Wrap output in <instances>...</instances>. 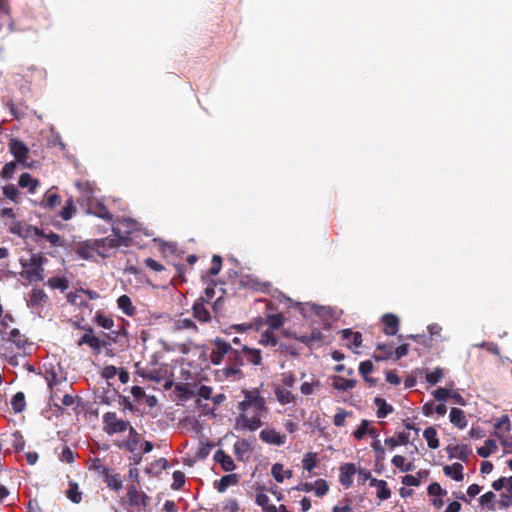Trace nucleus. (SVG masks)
<instances>
[{"mask_svg":"<svg viewBox=\"0 0 512 512\" xmlns=\"http://www.w3.org/2000/svg\"><path fill=\"white\" fill-rule=\"evenodd\" d=\"M243 393L244 400L238 405L241 414L237 419V424L242 428L255 431L263 425L261 418L267 410L266 400L256 389L245 390Z\"/></svg>","mask_w":512,"mask_h":512,"instance_id":"1","label":"nucleus"},{"mask_svg":"<svg viewBox=\"0 0 512 512\" xmlns=\"http://www.w3.org/2000/svg\"><path fill=\"white\" fill-rule=\"evenodd\" d=\"M244 365V360L241 355L240 349L234 348L226 358L224 367L215 371V377L219 381H237L244 377L241 367Z\"/></svg>","mask_w":512,"mask_h":512,"instance_id":"2","label":"nucleus"},{"mask_svg":"<svg viewBox=\"0 0 512 512\" xmlns=\"http://www.w3.org/2000/svg\"><path fill=\"white\" fill-rule=\"evenodd\" d=\"M47 262V258L42 253H31L28 259L20 258L22 271L20 276L26 279L29 283L43 281L44 268L43 265Z\"/></svg>","mask_w":512,"mask_h":512,"instance_id":"3","label":"nucleus"},{"mask_svg":"<svg viewBox=\"0 0 512 512\" xmlns=\"http://www.w3.org/2000/svg\"><path fill=\"white\" fill-rule=\"evenodd\" d=\"M114 238L106 237L102 239L92 240V245L96 247V254L102 258L110 256V251L120 246H128L125 237L121 236L118 227H112Z\"/></svg>","mask_w":512,"mask_h":512,"instance_id":"4","label":"nucleus"},{"mask_svg":"<svg viewBox=\"0 0 512 512\" xmlns=\"http://www.w3.org/2000/svg\"><path fill=\"white\" fill-rule=\"evenodd\" d=\"M211 345L212 348L209 354V360L215 366L220 365L234 349L230 342L220 337L213 339Z\"/></svg>","mask_w":512,"mask_h":512,"instance_id":"5","label":"nucleus"},{"mask_svg":"<svg viewBox=\"0 0 512 512\" xmlns=\"http://www.w3.org/2000/svg\"><path fill=\"white\" fill-rule=\"evenodd\" d=\"M9 152L14 156L15 161L25 168H32L33 162L29 161V148L21 140L11 138L8 143Z\"/></svg>","mask_w":512,"mask_h":512,"instance_id":"6","label":"nucleus"},{"mask_svg":"<svg viewBox=\"0 0 512 512\" xmlns=\"http://www.w3.org/2000/svg\"><path fill=\"white\" fill-rule=\"evenodd\" d=\"M151 367L148 369L141 368L139 363L136 364V373L144 379H148L154 382H161L167 373V370L163 366L158 365L157 355H153L150 361Z\"/></svg>","mask_w":512,"mask_h":512,"instance_id":"7","label":"nucleus"},{"mask_svg":"<svg viewBox=\"0 0 512 512\" xmlns=\"http://www.w3.org/2000/svg\"><path fill=\"white\" fill-rule=\"evenodd\" d=\"M104 430L107 434L112 435L121 433L129 429L128 421L119 419L115 412H107L103 415Z\"/></svg>","mask_w":512,"mask_h":512,"instance_id":"8","label":"nucleus"},{"mask_svg":"<svg viewBox=\"0 0 512 512\" xmlns=\"http://www.w3.org/2000/svg\"><path fill=\"white\" fill-rule=\"evenodd\" d=\"M8 230L11 234L17 235L24 239L33 237L34 235L43 234V230L39 229L38 227L33 225H26L25 223L16 220L9 224Z\"/></svg>","mask_w":512,"mask_h":512,"instance_id":"9","label":"nucleus"},{"mask_svg":"<svg viewBox=\"0 0 512 512\" xmlns=\"http://www.w3.org/2000/svg\"><path fill=\"white\" fill-rule=\"evenodd\" d=\"M93 329L88 327L86 329V333L81 336L78 340L77 345L82 346L84 344L88 345L95 354H100L102 348L108 344L106 340H100L98 337L92 335Z\"/></svg>","mask_w":512,"mask_h":512,"instance_id":"10","label":"nucleus"},{"mask_svg":"<svg viewBox=\"0 0 512 512\" xmlns=\"http://www.w3.org/2000/svg\"><path fill=\"white\" fill-rule=\"evenodd\" d=\"M6 342L12 343L17 350L26 353L27 347L31 346L25 334L21 333L19 329H10L7 336L3 339Z\"/></svg>","mask_w":512,"mask_h":512,"instance_id":"11","label":"nucleus"},{"mask_svg":"<svg viewBox=\"0 0 512 512\" xmlns=\"http://www.w3.org/2000/svg\"><path fill=\"white\" fill-rule=\"evenodd\" d=\"M127 498L131 506L146 507L149 504L150 497L137 489L135 485L128 487Z\"/></svg>","mask_w":512,"mask_h":512,"instance_id":"12","label":"nucleus"},{"mask_svg":"<svg viewBox=\"0 0 512 512\" xmlns=\"http://www.w3.org/2000/svg\"><path fill=\"white\" fill-rule=\"evenodd\" d=\"M48 300V296L43 289L34 288L27 303V306L38 313L41 312Z\"/></svg>","mask_w":512,"mask_h":512,"instance_id":"13","label":"nucleus"},{"mask_svg":"<svg viewBox=\"0 0 512 512\" xmlns=\"http://www.w3.org/2000/svg\"><path fill=\"white\" fill-rule=\"evenodd\" d=\"M88 210L90 213L94 214L95 216L103 220H106L108 222L113 220V215L111 214L109 209L102 201L98 199L89 200Z\"/></svg>","mask_w":512,"mask_h":512,"instance_id":"14","label":"nucleus"},{"mask_svg":"<svg viewBox=\"0 0 512 512\" xmlns=\"http://www.w3.org/2000/svg\"><path fill=\"white\" fill-rule=\"evenodd\" d=\"M207 303H204V299H197L192 306L193 317L202 323H208L211 321V314L206 307Z\"/></svg>","mask_w":512,"mask_h":512,"instance_id":"15","label":"nucleus"},{"mask_svg":"<svg viewBox=\"0 0 512 512\" xmlns=\"http://www.w3.org/2000/svg\"><path fill=\"white\" fill-rule=\"evenodd\" d=\"M382 323L384 324L383 332L385 335L394 336L397 334L400 320L395 314H384L382 316Z\"/></svg>","mask_w":512,"mask_h":512,"instance_id":"16","label":"nucleus"},{"mask_svg":"<svg viewBox=\"0 0 512 512\" xmlns=\"http://www.w3.org/2000/svg\"><path fill=\"white\" fill-rule=\"evenodd\" d=\"M260 439L268 444L283 445L286 442V435L280 434L274 429H264L259 434Z\"/></svg>","mask_w":512,"mask_h":512,"instance_id":"17","label":"nucleus"},{"mask_svg":"<svg viewBox=\"0 0 512 512\" xmlns=\"http://www.w3.org/2000/svg\"><path fill=\"white\" fill-rule=\"evenodd\" d=\"M213 460L221 465V468L225 472H232L235 470L236 465L230 455L224 450L219 449L214 453Z\"/></svg>","mask_w":512,"mask_h":512,"instance_id":"18","label":"nucleus"},{"mask_svg":"<svg viewBox=\"0 0 512 512\" xmlns=\"http://www.w3.org/2000/svg\"><path fill=\"white\" fill-rule=\"evenodd\" d=\"M274 394L281 405L295 404L297 402V396L290 389L281 387L278 384L274 387Z\"/></svg>","mask_w":512,"mask_h":512,"instance_id":"19","label":"nucleus"},{"mask_svg":"<svg viewBox=\"0 0 512 512\" xmlns=\"http://www.w3.org/2000/svg\"><path fill=\"white\" fill-rule=\"evenodd\" d=\"M356 472L355 465L353 463H346L340 467V477L339 481L340 483L346 487L349 488L353 483V475Z\"/></svg>","mask_w":512,"mask_h":512,"instance_id":"20","label":"nucleus"},{"mask_svg":"<svg viewBox=\"0 0 512 512\" xmlns=\"http://www.w3.org/2000/svg\"><path fill=\"white\" fill-rule=\"evenodd\" d=\"M117 306L127 316L132 317L136 315L137 309L128 295H121L117 299Z\"/></svg>","mask_w":512,"mask_h":512,"instance_id":"21","label":"nucleus"},{"mask_svg":"<svg viewBox=\"0 0 512 512\" xmlns=\"http://www.w3.org/2000/svg\"><path fill=\"white\" fill-rule=\"evenodd\" d=\"M449 419L454 426L461 430L464 429L468 423L464 411L460 408L453 407L450 410Z\"/></svg>","mask_w":512,"mask_h":512,"instance_id":"22","label":"nucleus"},{"mask_svg":"<svg viewBox=\"0 0 512 512\" xmlns=\"http://www.w3.org/2000/svg\"><path fill=\"white\" fill-rule=\"evenodd\" d=\"M393 355V345L392 344H378L376 346V350L373 354V359L377 362L388 360Z\"/></svg>","mask_w":512,"mask_h":512,"instance_id":"23","label":"nucleus"},{"mask_svg":"<svg viewBox=\"0 0 512 512\" xmlns=\"http://www.w3.org/2000/svg\"><path fill=\"white\" fill-rule=\"evenodd\" d=\"M370 486L377 487V498L380 500H386L391 496V490L388 487V484L385 480H378L376 478H371Z\"/></svg>","mask_w":512,"mask_h":512,"instance_id":"24","label":"nucleus"},{"mask_svg":"<svg viewBox=\"0 0 512 512\" xmlns=\"http://www.w3.org/2000/svg\"><path fill=\"white\" fill-rule=\"evenodd\" d=\"M6 107L9 109L13 118L17 120L23 119L28 110V106L25 103L15 104L13 101H8Z\"/></svg>","mask_w":512,"mask_h":512,"instance_id":"25","label":"nucleus"},{"mask_svg":"<svg viewBox=\"0 0 512 512\" xmlns=\"http://www.w3.org/2000/svg\"><path fill=\"white\" fill-rule=\"evenodd\" d=\"M102 478L107 486L114 491H119L123 487V480L120 474H112L109 470Z\"/></svg>","mask_w":512,"mask_h":512,"instance_id":"26","label":"nucleus"},{"mask_svg":"<svg viewBox=\"0 0 512 512\" xmlns=\"http://www.w3.org/2000/svg\"><path fill=\"white\" fill-rule=\"evenodd\" d=\"M234 454L240 461L244 460V455L252 450L251 443L247 439H239L233 445Z\"/></svg>","mask_w":512,"mask_h":512,"instance_id":"27","label":"nucleus"},{"mask_svg":"<svg viewBox=\"0 0 512 512\" xmlns=\"http://www.w3.org/2000/svg\"><path fill=\"white\" fill-rule=\"evenodd\" d=\"M443 472L446 476L453 478L455 481H462L463 476V466L462 464L456 462L452 465H446L443 468Z\"/></svg>","mask_w":512,"mask_h":512,"instance_id":"28","label":"nucleus"},{"mask_svg":"<svg viewBox=\"0 0 512 512\" xmlns=\"http://www.w3.org/2000/svg\"><path fill=\"white\" fill-rule=\"evenodd\" d=\"M241 354L244 353L247 357V361L251 364L258 366L262 362L261 351L255 348H249L247 345H243L240 349Z\"/></svg>","mask_w":512,"mask_h":512,"instance_id":"29","label":"nucleus"},{"mask_svg":"<svg viewBox=\"0 0 512 512\" xmlns=\"http://www.w3.org/2000/svg\"><path fill=\"white\" fill-rule=\"evenodd\" d=\"M18 185L21 188H28L29 193H34L39 186V181L33 178L29 173H23L19 177Z\"/></svg>","mask_w":512,"mask_h":512,"instance_id":"30","label":"nucleus"},{"mask_svg":"<svg viewBox=\"0 0 512 512\" xmlns=\"http://www.w3.org/2000/svg\"><path fill=\"white\" fill-rule=\"evenodd\" d=\"M238 483L237 474L224 475L219 481L215 482V488L218 492L223 493L227 490L230 485Z\"/></svg>","mask_w":512,"mask_h":512,"instance_id":"31","label":"nucleus"},{"mask_svg":"<svg viewBox=\"0 0 512 512\" xmlns=\"http://www.w3.org/2000/svg\"><path fill=\"white\" fill-rule=\"evenodd\" d=\"M173 329L175 331L188 330V331H191L193 333H197L198 332L197 325L195 324L194 321H192L189 318H179V319H177L174 322Z\"/></svg>","mask_w":512,"mask_h":512,"instance_id":"32","label":"nucleus"},{"mask_svg":"<svg viewBox=\"0 0 512 512\" xmlns=\"http://www.w3.org/2000/svg\"><path fill=\"white\" fill-rule=\"evenodd\" d=\"M76 252L80 258L89 260L92 259L96 253V247L92 245V240L86 241L77 248Z\"/></svg>","mask_w":512,"mask_h":512,"instance_id":"33","label":"nucleus"},{"mask_svg":"<svg viewBox=\"0 0 512 512\" xmlns=\"http://www.w3.org/2000/svg\"><path fill=\"white\" fill-rule=\"evenodd\" d=\"M356 385V380L346 379L342 376H334L333 378V387L340 391H348L354 388Z\"/></svg>","mask_w":512,"mask_h":512,"instance_id":"34","label":"nucleus"},{"mask_svg":"<svg viewBox=\"0 0 512 512\" xmlns=\"http://www.w3.org/2000/svg\"><path fill=\"white\" fill-rule=\"evenodd\" d=\"M342 337L344 340H351V345L354 348H359L362 344V334L358 331L353 332L351 329L342 330Z\"/></svg>","mask_w":512,"mask_h":512,"instance_id":"35","label":"nucleus"},{"mask_svg":"<svg viewBox=\"0 0 512 512\" xmlns=\"http://www.w3.org/2000/svg\"><path fill=\"white\" fill-rule=\"evenodd\" d=\"M409 443V433L400 432L396 437H390L385 439V444L390 448L394 449L398 445H406Z\"/></svg>","mask_w":512,"mask_h":512,"instance_id":"36","label":"nucleus"},{"mask_svg":"<svg viewBox=\"0 0 512 512\" xmlns=\"http://www.w3.org/2000/svg\"><path fill=\"white\" fill-rule=\"evenodd\" d=\"M423 437L427 441L430 449H437L439 447V440L437 438V431L434 427L430 426L423 432Z\"/></svg>","mask_w":512,"mask_h":512,"instance_id":"37","label":"nucleus"},{"mask_svg":"<svg viewBox=\"0 0 512 512\" xmlns=\"http://www.w3.org/2000/svg\"><path fill=\"white\" fill-rule=\"evenodd\" d=\"M498 449L497 443L493 439H487L484 443V446L479 447L477 449V454L483 458L489 457L491 454L495 453Z\"/></svg>","mask_w":512,"mask_h":512,"instance_id":"38","label":"nucleus"},{"mask_svg":"<svg viewBox=\"0 0 512 512\" xmlns=\"http://www.w3.org/2000/svg\"><path fill=\"white\" fill-rule=\"evenodd\" d=\"M374 403L378 408L376 413L378 418H385L388 414L393 412V407L383 398H375Z\"/></svg>","mask_w":512,"mask_h":512,"instance_id":"39","label":"nucleus"},{"mask_svg":"<svg viewBox=\"0 0 512 512\" xmlns=\"http://www.w3.org/2000/svg\"><path fill=\"white\" fill-rule=\"evenodd\" d=\"M373 371V363L370 360H366L360 363L359 365V373L364 378L366 382H368L370 385L374 386L376 384V380L373 378H370L368 376L369 373Z\"/></svg>","mask_w":512,"mask_h":512,"instance_id":"40","label":"nucleus"},{"mask_svg":"<svg viewBox=\"0 0 512 512\" xmlns=\"http://www.w3.org/2000/svg\"><path fill=\"white\" fill-rule=\"evenodd\" d=\"M48 286L52 289H58L61 291H65L69 288V280L62 276H55L48 279Z\"/></svg>","mask_w":512,"mask_h":512,"instance_id":"41","label":"nucleus"},{"mask_svg":"<svg viewBox=\"0 0 512 512\" xmlns=\"http://www.w3.org/2000/svg\"><path fill=\"white\" fill-rule=\"evenodd\" d=\"M15 322L14 317L10 313L4 314V316L0 319V335L2 338L7 336V332L10 329H14L11 325Z\"/></svg>","mask_w":512,"mask_h":512,"instance_id":"42","label":"nucleus"},{"mask_svg":"<svg viewBox=\"0 0 512 512\" xmlns=\"http://www.w3.org/2000/svg\"><path fill=\"white\" fill-rule=\"evenodd\" d=\"M321 387V383L319 380L314 378L311 381H304L300 386V391L303 395L308 396L314 393L315 390Z\"/></svg>","mask_w":512,"mask_h":512,"instance_id":"43","label":"nucleus"},{"mask_svg":"<svg viewBox=\"0 0 512 512\" xmlns=\"http://www.w3.org/2000/svg\"><path fill=\"white\" fill-rule=\"evenodd\" d=\"M67 497L73 503L78 504L82 500V493L79 491V486L76 482H69V489L67 490Z\"/></svg>","mask_w":512,"mask_h":512,"instance_id":"44","label":"nucleus"},{"mask_svg":"<svg viewBox=\"0 0 512 512\" xmlns=\"http://www.w3.org/2000/svg\"><path fill=\"white\" fill-rule=\"evenodd\" d=\"M12 409L16 413L22 412L26 407L25 395L23 392H17L11 400Z\"/></svg>","mask_w":512,"mask_h":512,"instance_id":"45","label":"nucleus"},{"mask_svg":"<svg viewBox=\"0 0 512 512\" xmlns=\"http://www.w3.org/2000/svg\"><path fill=\"white\" fill-rule=\"evenodd\" d=\"M318 463L317 453L314 452H308L304 455L302 460V467L303 469L311 472Z\"/></svg>","mask_w":512,"mask_h":512,"instance_id":"46","label":"nucleus"},{"mask_svg":"<svg viewBox=\"0 0 512 512\" xmlns=\"http://www.w3.org/2000/svg\"><path fill=\"white\" fill-rule=\"evenodd\" d=\"M42 206L45 208H54L60 204V196L57 193L48 191L42 201Z\"/></svg>","mask_w":512,"mask_h":512,"instance_id":"47","label":"nucleus"},{"mask_svg":"<svg viewBox=\"0 0 512 512\" xmlns=\"http://www.w3.org/2000/svg\"><path fill=\"white\" fill-rule=\"evenodd\" d=\"M494 428L496 430L495 436L501 439L502 435L498 431L502 429L505 431H509L511 428L509 417L507 415L501 416L494 424Z\"/></svg>","mask_w":512,"mask_h":512,"instance_id":"48","label":"nucleus"},{"mask_svg":"<svg viewBox=\"0 0 512 512\" xmlns=\"http://www.w3.org/2000/svg\"><path fill=\"white\" fill-rule=\"evenodd\" d=\"M18 164L19 162H16L15 160L6 163L1 171V177L5 180L11 179L17 170Z\"/></svg>","mask_w":512,"mask_h":512,"instance_id":"49","label":"nucleus"},{"mask_svg":"<svg viewBox=\"0 0 512 512\" xmlns=\"http://www.w3.org/2000/svg\"><path fill=\"white\" fill-rule=\"evenodd\" d=\"M75 212H76V207L74 205V201L72 198H70L66 201L65 206L63 207L62 211L60 212V216L63 220H69L73 217Z\"/></svg>","mask_w":512,"mask_h":512,"instance_id":"50","label":"nucleus"},{"mask_svg":"<svg viewBox=\"0 0 512 512\" xmlns=\"http://www.w3.org/2000/svg\"><path fill=\"white\" fill-rule=\"evenodd\" d=\"M95 321L98 326L104 329H111L114 326V320L101 312L96 313Z\"/></svg>","mask_w":512,"mask_h":512,"instance_id":"51","label":"nucleus"},{"mask_svg":"<svg viewBox=\"0 0 512 512\" xmlns=\"http://www.w3.org/2000/svg\"><path fill=\"white\" fill-rule=\"evenodd\" d=\"M129 435H130V438L125 442L124 446L127 450L133 452L138 444L139 434L132 426H130L129 427Z\"/></svg>","mask_w":512,"mask_h":512,"instance_id":"52","label":"nucleus"},{"mask_svg":"<svg viewBox=\"0 0 512 512\" xmlns=\"http://www.w3.org/2000/svg\"><path fill=\"white\" fill-rule=\"evenodd\" d=\"M295 383V374L292 372H285L281 374V383H279L278 385L291 390L295 386Z\"/></svg>","mask_w":512,"mask_h":512,"instance_id":"53","label":"nucleus"},{"mask_svg":"<svg viewBox=\"0 0 512 512\" xmlns=\"http://www.w3.org/2000/svg\"><path fill=\"white\" fill-rule=\"evenodd\" d=\"M260 344L264 346L275 347L278 344V338L271 331H266L261 335Z\"/></svg>","mask_w":512,"mask_h":512,"instance_id":"54","label":"nucleus"},{"mask_svg":"<svg viewBox=\"0 0 512 512\" xmlns=\"http://www.w3.org/2000/svg\"><path fill=\"white\" fill-rule=\"evenodd\" d=\"M2 190H3V194L7 198H9L11 201H13L15 203L19 202V198H18L19 191L15 185H13V184L6 185L2 188Z\"/></svg>","mask_w":512,"mask_h":512,"instance_id":"55","label":"nucleus"},{"mask_svg":"<svg viewBox=\"0 0 512 512\" xmlns=\"http://www.w3.org/2000/svg\"><path fill=\"white\" fill-rule=\"evenodd\" d=\"M267 324L272 329H278L284 324V317L280 313L268 315Z\"/></svg>","mask_w":512,"mask_h":512,"instance_id":"56","label":"nucleus"},{"mask_svg":"<svg viewBox=\"0 0 512 512\" xmlns=\"http://www.w3.org/2000/svg\"><path fill=\"white\" fill-rule=\"evenodd\" d=\"M89 469L97 472L98 474L101 475V477L110 470L108 467L102 464V460L100 458H94L91 461Z\"/></svg>","mask_w":512,"mask_h":512,"instance_id":"57","label":"nucleus"},{"mask_svg":"<svg viewBox=\"0 0 512 512\" xmlns=\"http://www.w3.org/2000/svg\"><path fill=\"white\" fill-rule=\"evenodd\" d=\"M12 437V447L16 452H20L24 449L25 446V440L22 436V434L19 431H16L11 435Z\"/></svg>","mask_w":512,"mask_h":512,"instance_id":"58","label":"nucleus"},{"mask_svg":"<svg viewBox=\"0 0 512 512\" xmlns=\"http://www.w3.org/2000/svg\"><path fill=\"white\" fill-rule=\"evenodd\" d=\"M443 376H444L443 369L440 367H437L433 372L428 373L426 375V381L430 385H435L443 378Z\"/></svg>","mask_w":512,"mask_h":512,"instance_id":"59","label":"nucleus"},{"mask_svg":"<svg viewBox=\"0 0 512 512\" xmlns=\"http://www.w3.org/2000/svg\"><path fill=\"white\" fill-rule=\"evenodd\" d=\"M313 489L315 491L316 496L322 497L328 492L329 486H328L326 480L318 479L315 481V485L313 486Z\"/></svg>","mask_w":512,"mask_h":512,"instance_id":"60","label":"nucleus"},{"mask_svg":"<svg viewBox=\"0 0 512 512\" xmlns=\"http://www.w3.org/2000/svg\"><path fill=\"white\" fill-rule=\"evenodd\" d=\"M427 493L429 496L442 497L447 494V491L439 483L433 482L428 486Z\"/></svg>","mask_w":512,"mask_h":512,"instance_id":"61","label":"nucleus"},{"mask_svg":"<svg viewBox=\"0 0 512 512\" xmlns=\"http://www.w3.org/2000/svg\"><path fill=\"white\" fill-rule=\"evenodd\" d=\"M173 477V484L172 489L174 490H180L184 484H185V475L182 471H174L172 474Z\"/></svg>","mask_w":512,"mask_h":512,"instance_id":"62","label":"nucleus"},{"mask_svg":"<svg viewBox=\"0 0 512 512\" xmlns=\"http://www.w3.org/2000/svg\"><path fill=\"white\" fill-rule=\"evenodd\" d=\"M37 236L45 238L47 241H49L55 247L63 246L62 239H61L60 235L57 234V233H54L52 231L50 233H48V234H46L43 231V234H40V235H37Z\"/></svg>","mask_w":512,"mask_h":512,"instance_id":"63","label":"nucleus"},{"mask_svg":"<svg viewBox=\"0 0 512 512\" xmlns=\"http://www.w3.org/2000/svg\"><path fill=\"white\" fill-rule=\"evenodd\" d=\"M370 422L366 419H363L359 425V427L353 432V436L357 440H361L368 432Z\"/></svg>","mask_w":512,"mask_h":512,"instance_id":"64","label":"nucleus"}]
</instances>
